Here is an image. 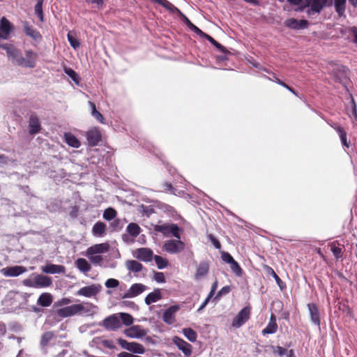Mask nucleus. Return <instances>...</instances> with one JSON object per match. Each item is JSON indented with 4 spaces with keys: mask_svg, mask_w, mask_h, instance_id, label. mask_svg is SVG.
<instances>
[{
    "mask_svg": "<svg viewBox=\"0 0 357 357\" xmlns=\"http://www.w3.org/2000/svg\"><path fill=\"white\" fill-rule=\"evenodd\" d=\"M251 314V307L245 306L236 314L233 319L231 326L238 328L244 325L250 319Z\"/></svg>",
    "mask_w": 357,
    "mask_h": 357,
    "instance_id": "obj_2",
    "label": "nucleus"
},
{
    "mask_svg": "<svg viewBox=\"0 0 357 357\" xmlns=\"http://www.w3.org/2000/svg\"><path fill=\"white\" fill-rule=\"evenodd\" d=\"M116 211L112 208H108L103 213V218L106 220H112L116 216Z\"/></svg>",
    "mask_w": 357,
    "mask_h": 357,
    "instance_id": "obj_42",
    "label": "nucleus"
},
{
    "mask_svg": "<svg viewBox=\"0 0 357 357\" xmlns=\"http://www.w3.org/2000/svg\"><path fill=\"white\" fill-rule=\"evenodd\" d=\"M271 74L273 75V78L266 77L268 80L275 82V83L282 86L283 87L286 88L287 90H289L291 93H292L295 96H298V93L292 87L289 86L285 82H284L283 81H282L279 78H278L274 73H271Z\"/></svg>",
    "mask_w": 357,
    "mask_h": 357,
    "instance_id": "obj_33",
    "label": "nucleus"
},
{
    "mask_svg": "<svg viewBox=\"0 0 357 357\" xmlns=\"http://www.w3.org/2000/svg\"><path fill=\"white\" fill-rule=\"evenodd\" d=\"M178 309V305H173L167 308L163 313L162 320L168 324H172L174 321V314Z\"/></svg>",
    "mask_w": 357,
    "mask_h": 357,
    "instance_id": "obj_19",
    "label": "nucleus"
},
{
    "mask_svg": "<svg viewBox=\"0 0 357 357\" xmlns=\"http://www.w3.org/2000/svg\"><path fill=\"white\" fill-rule=\"evenodd\" d=\"M41 130V125L38 116L32 113L29 120V132L30 135H36Z\"/></svg>",
    "mask_w": 357,
    "mask_h": 357,
    "instance_id": "obj_8",
    "label": "nucleus"
},
{
    "mask_svg": "<svg viewBox=\"0 0 357 357\" xmlns=\"http://www.w3.org/2000/svg\"><path fill=\"white\" fill-rule=\"evenodd\" d=\"M20 51L15 48L14 47H11L10 49L8 50L7 52V55L13 59H15L19 56Z\"/></svg>",
    "mask_w": 357,
    "mask_h": 357,
    "instance_id": "obj_53",
    "label": "nucleus"
},
{
    "mask_svg": "<svg viewBox=\"0 0 357 357\" xmlns=\"http://www.w3.org/2000/svg\"><path fill=\"white\" fill-rule=\"evenodd\" d=\"M26 271V268L20 266H15L3 268L1 272L6 277H17Z\"/></svg>",
    "mask_w": 357,
    "mask_h": 357,
    "instance_id": "obj_15",
    "label": "nucleus"
},
{
    "mask_svg": "<svg viewBox=\"0 0 357 357\" xmlns=\"http://www.w3.org/2000/svg\"><path fill=\"white\" fill-rule=\"evenodd\" d=\"M118 357H139V356L123 351V352H121L120 354H119Z\"/></svg>",
    "mask_w": 357,
    "mask_h": 357,
    "instance_id": "obj_64",
    "label": "nucleus"
},
{
    "mask_svg": "<svg viewBox=\"0 0 357 357\" xmlns=\"http://www.w3.org/2000/svg\"><path fill=\"white\" fill-rule=\"evenodd\" d=\"M53 298L51 294L45 292L40 295L37 300V304L41 307H49L52 305Z\"/></svg>",
    "mask_w": 357,
    "mask_h": 357,
    "instance_id": "obj_22",
    "label": "nucleus"
},
{
    "mask_svg": "<svg viewBox=\"0 0 357 357\" xmlns=\"http://www.w3.org/2000/svg\"><path fill=\"white\" fill-rule=\"evenodd\" d=\"M100 284H91L82 287L78 290L77 294L85 297H92L96 296L101 290Z\"/></svg>",
    "mask_w": 357,
    "mask_h": 357,
    "instance_id": "obj_5",
    "label": "nucleus"
},
{
    "mask_svg": "<svg viewBox=\"0 0 357 357\" xmlns=\"http://www.w3.org/2000/svg\"><path fill=\"white\" fill-rule=\"evenodd\" d=\"M185 19L186 20L187 24L189 26V28L195 31L196 33L199 35L200 36L203 37L205 34L204 32H203L200 29H199L197 26H196L195 24H193L186 17H185Z\"/></svg>",
    "mask_w": 357,
    "mask_h": 357,
    "instance_id": "obj_50",
    "label": "nucleus"
},
{
    "mask_svg": "<svg viewBox=\"0 0 357 357\" xmlns=\"http://www.w3.org/2000/svg\"><path fill=\"white\" fill-rule=\"evenodd\" d=\"M65 142L70 146L73 148H79L81 145L80 142L78 139L73 134L68 132L64 135Z\"/></svg>",
    "mask_w": 357,
    "mask_h": 357,
    "instance_id": "obj_31",
    "label": "nucleus"
},
{
    "mask_svg": "<svg viewBox=\"0 0 357 357\" xmlns=\"http://www.w3.org/2000/svg\"><path fill=\"white\" fill-rule=\"evenodd\" d=\"M222 258L224 261L229 264L234 260L232 256L228 252H224L222 255Z\"/></svg>",
    "mask_w": 357,
    "mask_h": 357,
    "instance_id": "obj_55",
    "label": "nucleus"
},
{
    "mask_svg": "<svg viewBox=\"0 0 357 357\" xmlns=\"http://www.w3.org/2000/svg\"><path fill=\"white\" fill-rule=\"evenodd\" d=\"M126 230L128 232V234L132 237L137 236L141 231L139 226L137 224L133 222L130 223L127 226Z\"/></svg>",
    "mask_w": 357,
    "mask_h": 357,
    "instance_id": "obj_34",
    "label": "nucleus"
},
{
    "mask_svg": "<svg viewBox=\"0 0 357 357\" xmlns=\"http://www.w3.org/2000/svg\"><path fill=\"white\" fill-rule=\"evenodd\" d=\"M208 270H209L208 264L206 261L201 262L197 268V271L195 273V278L199 279V278L205 276L208 273Z\"/></svg>",
    "mask_w": 357,
    "mask_h": 357,
    "instance_id": "obj_28",
    "label": "nucleus"
},
{
    "mask_svg": "<svg viewBox=\"0 0 357 357\" xmlns=\"http://www.w3.org/2000/svg\"><path fill=\"white\" fill-rule=\"evenodd\" d=\"M327 0H312L310 6V10L308 11V14L310 12L319 13L323 8L326 6Z\"/></svg>",
    "mask_w": 357,
    "mask_h": 357,
    "instance_id": "obj_24",
    "label": "nucleus"
},
{
    "mask_svg": "<svg viewBox=\"0 0 357 357\" xmlns=\"http://www.w3.org/2000/svg\"><path fill=\"white\" fill-rule=\"evenodd\" d=\"M336 242H333L330 244L331 250L334 255L335 259L338 261L340 259H342L343 257V251L341 248H339L335 245Z\"/></svg>",
    "mask_w": 357,
    "mask_h": 357,
    "instance_id": "obj_35",
    "label": "nucleus"
},
{
    "mask_svg": "<svg viewBox=\"0 0 357 357\" xmlns=\"http://www.w3.org/2000/svg\"><path fill=\"white\" fill-rule=\"evenodd\" d=\"M284 24L292 29H303L308 26L309 22L306 20H297L295 18H289L284 22Z\"/></svg>",
    "mask_w": 357,
    "mask_h": 357,
    "instance_id": "obj_11",
    "label": "nucleus"
},
{
    "mask_svg": "<svg viewBox=\"0 0 357 357\" xmlns=\"http://www.w3.org/2000/svg\"><path fill=\"white\" fill-rule=\"evenodd\" d=\"M231 270L234 273H235L237 276H241L243 274V269L241 268L238 263L234 260L233 262L230 264Z\"/></svg>",
    "mask_w": 357,
    "mask_h": 357,
    "instance_id": "obj_44",
    "label": "nucleus"
},
{
    "mask_svg": "<svg viewBox=\"0 0 357 357\" xmlns=\"http://www.w3.org/2000/svg\"><path fill=\"white\" fill-rule=\"evenodd\" d=\"M41 269L43 273L50 274L63 273L66 270L65 267L62 265L52 264H48L45 266H43Z\"/></svg>",
    "mask_w": 357,
    "mask_h": 357,
    "instance_id": "obj_20",
    "label": "nucleus"
},
{
    "mask_svg": "<svg viewBox=\"0 0 357 357\" xmlns=\"http://www.w3.org/2000/svg\"><path fill=\"white\" fill-rule=\"evenodd\" d=\"M43 0H38L37 3L35 6V13L39 17L40 22L44 21V15L43 11Z\"/></svg>",
    "mask_w": 357,
    "mask_h": 357,
    "instance_id": "obj_40",
    "label": "nucleus"
},
{
    "mask_svg": "<svg viewBox=\"0 0 357 357\" xmlns=\"http://www.w3.org/2000/svg\"><path fill=\"white\" fill-rule=\"evenodd\" d=\"M23 284L29 287L36 288V283H34V278L33 280L26 279L23 281Z\"/></svg>",
    "mask_w": 357,
    "mask_h": 357,
    "instance_id": "obj_63",
    "label": "nucleus"
},
{
    "mask_svg": "<svg viewBox=\"0 0 357 357\" xmlns=\"http://www.w3.org/2000/svg\"><path fill=\"white\" fill-rule=\"evenodd\" d=\"M109 245L107 243L96 244L89 247L87 249V255H93L95 254H100L107 252L109 250Z\"/></svg>",
    "mask_w": 357,
    "mask_h": 357,
    "instance_id": "obj_18",
    "label": "nucleus"
},
{
    "mask_svg": "<svg viewBox=\"0 0 357 357\" xmlns=\"http://www.w3.org/2000/svg\"><path fill=\"white\" fill-rule=\"evenodd\" d=\"M231 290V288L229 286H225L223 287L217 294L215 298L221 296L222 295H225L228 294Z\"/></svg>",
    "mask_w": 357,
    "mask_h": 357,
    "instance_id": "obj_59",
    "label": "nucleus"
},
{
    "mask_svg": "<svg viewBox=\"0 0 357 357\" xmlns=\"http://www.w3.org/2000/svg\"><path fill=\"white\" fill-rule=\"evenodd\" d=\"M154 280L159 283L165 282V277L164 273L162 272H155L154 273Z\"/></svg>",
    "mask_w": 357,
    "mask_h": 357,
    "instance_id": "obj_52",
    "label": "nucleus"
},
{
    "mask_svg": "<svg viewBox=\"0 0 357 357\" xmlns=\"http://www.w3.org/2000/svg\"><path fill=\"white\" fill-rule=\"evenodd\" d=\"M12 29L11 23L5 17H3L0 22V38L7 39Z\"/></svg>",
    "mask_w": 357,
    "mask_h": 357,
    "instance_id": "obj_13",
    "label": "nucleus"
},
{
    "mask_svg": "<svg viewBox=\"0 0 357 357\" xmlns=\"http://www.w3.org/2000/svg\"><path fill=\"white\" fill-rule=\"evenodd\" d=\"M76 267L83 273H87L91 269V264L84 258H79L75 261Z\"/></svg>",
    "mask_w": 357,
    "mask_h": 357,
    "instance_id": "obj_29",
    "label": "nucleus"
},
{
    "mask_svg": "<svg viewBox=\"0 0 357 357\" xmlns=\"http://www.w3.org/2000/svg\"><path fill=\"white\" fill-rule=\"evenodd\" d=\"M162 298V294L159 289H155L153 292L149 294L145 298V303L146 305H151L155 303Z\"/></svg>",
    "mask_w": 357,
    "mask_h": 357,
    "instance_id": "obj_25",
    "label": "nucleus"
},
{
    "mask_svg": "<svg viewBox=\"0 0 357 357\" xmlns=\"http://www.w3.org/2000/svg\"><path fill=\"white\" fill-rule=\"evenodd\" d=\"M206 39H207L212 45H213L218 50L223 53H227L228 51L226 50V48L222 45L220 43L217 42L213 38H212L211 36L205 33L203 36Z\"/></svg>",
    "mask_w": 357,
    "mask_h": 357,
    "instance_id": "obj_37",
    "label": "nucleus"
},
{
    "mask_svg": "<svg viewBox=\"0 0 357 357\" xmlns=\"http://www.w3.org/2000/svg\"><path fill=\"white\" fill-rule=\"evenodd\" d=\"M119 285V282L116 279L109 278L105 282V286L107 288H115Z\"/></svg>",
    "mask_w": 357,
    "mask_h": 357,
    "instance_id": "obj_51",
    "label": "nucleus"
},
{
    "mask_svg": "<svg viewBox=\"0 0 357 357\" xmlns=\"http://www.w3.org/2000/svg\"><path fill=\"white\" fill-rule=\"evenodd\" d=\"M268 270H269V272H270L271 275L275 279V280L276 283L278 284V285L280 287V288L281 289H283L285 287L284 283L280 278V277L275 273V272L274 271V270L272 268L268 267Z\"/></svg>",
    "mask_w": 357,
    "mask_h": 357,
    "instance_id": "obj_47",
    "label": "nucleus"
},
{
    "mask_svg": "<svg viewBox=\"0 0 357 357\" xmlns=\"http://www.w3.org/2000/svg\"><path fill=\"white\" fill-rule=\"evenodd\" d=\"M118 343L123 349H125L126 350H128V348L131 345V342H128L126 340L121 338L118 340Z\"/></svg>",
    "mask_w": 357,
    "mask_h": 357,
    "instance_id": "obj_58",
    "label": "nucleus"
},
{
    "mask_svg": "<svg viewBox=\"0 0 357 357\" xmlns=\"http://www.w3.org/2000/svg\"><path fill=\"white\" fill-rule=\"evenodd\" d=\"M54 333L52 331H48L43 334L40 343L43 346H46L49 342L53 338Z\"/></svg>",
    "mask_w": 357,
    "mask_h": 357,
    "instance_id": "obj_46",
    "label": "nucleus"
},
{
    "mask_svg": "<svg viewBox=\"0 0 357 357\" xmlns=\"http://www.w3.org/2000/svg\"><path fill=\"white\" fill-rule=\"evenodd\" d=\"M312 321L317 326H320V316L317 305L315 303L307 305Z\"/></svg>",
    "mask_w": 357,
    "mask_h": 357,
    "instance_id": "obj_21",
    "label": "nucleus"
},
{
    "mask_svg": "<svg viewBox=\"0 0 357 357\" xmlns=\"http://www.w3.org/2000/svg\"><path fill=\"white\" fill-rule=\"evenodd\" d=\"M26 54V63L25 66L29 68H34L36 65V60L37 59V54L32 50H28L25 52Z\"/></svg>",
    "mask_w": 357,
    "mask_h": 357,
    "instance_id": "obj_30",
    "label": "nucleus"
},
{
    "mask_svg": "<svg viewBox=\"0 0 357 357\" xmlns=\"http://www.w3.org/2000/svg\"><path fill=\"white\" fill-rule=\"evenodd\" d=\"M102 326L107 330L116 331L121 326V322L117 315L112 314L103 320Z\"/></svg>",
    "mask_w": 357,
    "mask_h": 357,
    "instance_id": "obj_6",
    "label": "nucleus"
},
{
    "mask_svg": "<svg viewBox=\"0 0 357 357\" xmlns=\"http://www.w3.org/2000/svg\"><path fill=\"white\" fill-rule=\"evenodd\" d=\"M183 333L185 337L190 342H194L196 341L197 335V333L190 328L183 329Z\"/></svg>",
    "mask_w": 357,
    "mask_h": 357,
    "instance_id": "obj_36",
    "label": "nucleus"
},
{
    "mask_svg": "<svg viewBox=\"0 0 357 357\" xmlns=\"http://www.w3.org/2000/svg\"><path fill=\"white\" fill-rule=\"evenodd\" d=\"M331 127L338 132L342 145L347 148H349V143L347 142V132L342 127L337 126L336 124L331 125Z\"/></svg>",
    "mask_w": 357,
    "mask_h": 357,
    "instance_id": "obj_27",
    "label": "nucleus"
},
{
    "mask_svg": "<svg viewBox=\"0 0 357 357\" xmlns=\"http://www.w3.org/2000/svg\"><path fill=\"white\" fill-rule=\"evenodd\" d=\"M107 226L105 223L98 221L92 228V234L95 236L102 237L105 234Z\"/></svg>",
    "mask_w": 357,
    "mask_h": 357,
    "instance_id": "obj_23",
    "label": "nucleus"
},
{
    "mask_svg": "<svg viewBox=\"0 0 357 357\" xmlns=\"http://www.w3.org/2000/svg\"><path fill=\"white\" fill-rule=\"evenodd\" d=\"M34 283H36V288L48 287L52 284V280L46 275H37L34 277Z\"/></svg>",
    "mask_w": 357,
    "mask_h": 357,
    "instance_id": "obj_17",
    "label": "nucleus"
},
{
    "mask_svg": "<svg viewBox=\"0 0 357 357\" xmlns=\"http://www.w3.org/2000/svg\"><path fill=\"white\" fill-rule=\"evenodd\" d=\"M164 248L167 252L175 254L183 250L185 248V244L180 239L169 240L165 243Z\"/></svg>",
    "mask_w": 357,
    "mask_h": 357,
    "instance_id": "obj_3",
    "label": "nucleus"
},
{
    "mask_svg": "<svg viewBox=\"0 0 357 357\" xmlns=\"http://www.w3.org/2000/svg\"><path fill=\"white\" fill-rule=\"evenodd\" d=\"M90 260L93 264H98L101 263L103 258L100 255H93L90 257Z\"/></svg>",
    "mask_w": 357,
    "mask_h": 357,
    "instance_id": "obj_56",
    "label": "nucleus"
},
{
    "mask_svg": "<svg viewBox=\"0 0 357 357\" xmlns=\"http://www.w3.org/2000/svg\"><path fill=\"white\" fill-rule=\"evenodd\" d=\"M351 103H352L351 111V115L354 117L355 120L357 121V107H356V104L353 98L351 100Z\"/></svg>",
    "mask_w": 357,
    "mask_h": 357,
    "instance_id": "obj_61",
    "label": "nucleus"
},
{
    "mask_svg": "<svg viewBox=\"0 0 357 357\" xmlns=\"http://www.w3.org/2000/svg\"><path fill=\"white\" fill-rule=\"evenodd\" d=\"M126 266L128 271L133 273H139L144 268L143 265L136 260H128Z\"/></svg>",
    "mask_w": 357,
    "mask_h": 357,
    "instance_id": "obj_26",
    "label": "nucleus"
},
{
    "mask_svg": "<svg viewBox=\"0 0 357 357\" xmlns=\"http://www.w3.org/2000/svg\"><path fill=\"white\" fill-rule=\"evenodd\" d=\"M153 259L159 269H162L168 266L167 260L159 255H155Z\"/></svg>",
    "mask_w": 357,
    "mask_h": 357,
    "instance_id": "obj_41",
    "label": "nucleus"
},
{
    "mask_svg": "<svg viewBox=\"0 0 357 357\" xmlns=\"http://www.w3.org/2000/svg\"><path fill=\"white\" fill-rule=\"evenodd\" d=\"M335 11L340 16L342 15L345 11L346 0H334Z\"/></svg>",
    "mask_w": 357,
    "mask_h": 357,
    "instance_id": "obj_38",
    "label": "nucleus"
},
{
    "mask_svg": "<svg viewBox=\"0 0 357 357\" xmlns=\"http://www.w3.org/2000/svg\"><path fill=\"white\" fill-rule=\"evenodd\" d=\"M162 188L163 190L165 192H170L173 193L174 191L175 190L172 183L167 182H164L163 183H162Z\"/></svg>",
    "mask_w": 357,
    "mask_h": 357,
    "instance_id": "obj_54",
    "label": "nucleus"
},
{
    "mask_svg": "<svg viewBox=\"0 0 357 357\" xmlns=\"http://www.w3.org/2000/svg\"><path fill=\"white\" fill-rule=\"evenodd\" d=\"M86 138L91 146H95L101 141V134L98 129H93L87 132Z\"/></svg>",
    "mask_w": 357,
    "mask_h": 357,
    "instance_id": "obj_16",
    "label": "nucleus"
},
{
    "mask_svg": "<svg viewBox=\"0 0 357 357\" xmlns=\"http://www.w3.org/2000/svg\"><path fill=\"white\" fill-rule=\"evenodd\" d=\"M278 325L272 324L268 323L267 326L262 330L263 335L273 334L277 331Z\"/></svg>",
    "mask_w": 357,
    "mask_h": 357,
    "instance_id": "obj_49",
    "label": "nucleus"
},
{
    "mask_svg": "<svg viewBox=\"0 0 357 357\" xmlns=\"http://www.w3.org/2000/svg\"><path fill=\"white\" fill-rule=\"evenodd\" d=\"M135 257L143 261L149 262L153 258V252L150 248H142L136 250Z\"/></svg>",
    "mask_w": 357,
    "mask_h": 357,
    "instance_id": "obj_14",
    "label": "nucleus"
},
{
    "mask_svg": "<svg viewBox=\"0 0 357 357\" xmlns=\"http://www.w3.org/2000/svg\"><path fill=\"white\" fill-rule=\"evenodd\" d=\"M208 238L211 240V241L212 242L215 248L220 249L221 244L220 241L214 236L210 234L208 235Z\"/></svg>",
    "mask_w": 357,
    "mask_h": 357,
    "instance_id": "obj_57",
    "label": "nucleus"
},
{
    "mask_svg": "<svg viewBox=\"0 0 357 357\" xmlns=\"http://www.w3.org/2000/svg\"><path fill=\"white\" fill-rule=\"evenodd\" d=\"M64 72L68 75L76 84H79V77L77 73L70 68H65Z\"/></svg>",
    "mask_w": 357,
    "mask_h": 357,
    "instance_id": "obj_43",
    "label": "nucleus"
},
{
    "mask_svg": "<svg viewBox=\"0 0 357 357\" xmlns=\"http://www.w3.org/2000/svg\"><path fill=\"white\" fill-rule=\"evenodd\" d=\"M89 104L91 108V115L93 116V117L95 118L100 123L105 124V118L103 117L102 114L96 109L95 103L91 101H89Z\"/></svg>",
    "mask_w": 357,
    "mask_h": 357,
    "instance_id": "obj_32",
    "label": "nucleus"
},
{
    "mask_svg": "<svg viewBox=\"0 0 357 357\" xmlns=\"http://www.w3.org/2000/svg\"><path fill=\"white\" fill-rule=\"evenodd\" d=\"M84 306L81 304H73L58 310L57 314L63 318L68 317L84 310Z\"/></svg>",
    "mask_w": 357,
    "mask_h": 357,
    "instance_id": "obj_4",
    "label": "nucleus"
},
{
    "mask_svg": "<svg viewBox=\"0 0 357 357\" xmlns=\"http://www.w3.org/2000/svg\"><path fill=\"white\" fill-rule=\"evenodd\" d=\"M120 317L122 322L126 326H130L133 323V318L130 314L123 312L120 313Z\"/></svg>",
    "mask_w": 357,
    "mask_h": 357,
    "instance_id": "obj_45",
    "label": "nucleus"
},
{
    "mask_svg": "<svg viewBox=\"0 0 357 357\" xmlns=\"http://www.w3.org/2000/svg\"><path fill=\"white\" fill-rule=\"evenodd\" d=\"M67 38H68V40L69 43L70 44V45L74 49H76L79 47L80 43H79V40L74 36H73L70 32H69L67 34Z\"/></svg>",
    "mask_w": 357,
    "mask_h": 357,
    "instance_id": "obj_48",
    "label": "nucleus"
},
{
    "mask_svg": "<svg viewBox=\"0 0 357 357\" xmlns=\"http://www.w3.org/2000/svg\"><path fill=\"white\" fill-rule=\"evenodd\" d=\"M15 60L16 61L17 63L19 65V66H25V63H26V59H25L22 55L20 53L19 54V56L15 59Z\"/></svg>",
    "mask_w": 357,
    "mask_h": 357,
    "instance_id": "obj_62",
    "label": "nucleus"
},
{
    "mask_svg": "<svg viewBox=\"0 0 357 357\" xmlns=\"http://www.w3.org/2000/svg\"><path fill=\"white\" fill-rule=\"evenodd\" d=\"M23 28L25 34L31 38L35 42L40 43L43 40L40 33L33 26L29 25L27 22H23Z\"/></svg>",
    "mask_w": 357,
    "mask_h": 357,
    "instance_id": "obj_7",
    "label": "nucleus"
},
{
    "mask_svg": "<svg viewBox=\"0 0 357 357\" xmlns=\"http://www.w3.org/2000/svg\"><path fill=\"white\" fill-rule=\"evenodd\" d=\"M153 229L155 231L162 234L165 236H172L177 239L181 238V233L183 231L181 228L174 223L155 225L153 227Z\"/></svg>",
    "mask_w": 357,
    "mask_h": 357,
    "instance_id": "obj_1",
    "label": "nucleus"
},
{
    "mask_svg": "<svg viewBox=\"0 0 357 357\" xmlns=\"http://www.w3.org/2000/svg\"><path fill=\"white\" fill-rule=\"evenodd\" d=\"M273 348V353L278 354L279 356H283L287 353V349L280 346H277L276 347Z\"/></svg>",
    "mask_w": 357,
    "mask_h": 357,
    "instance_id": "obj_60",
    "label": "nucleus"
},
{
    "mask_svg": "<svg viewBox=\"0 0 357 357\" xmlns=\"http://www.w3.org/2000/svg\"><path fill=\"white\" fill-rule=\"evenodd\" d=\"M146 287L145 285L141 283H135L130 287V289L124 294L123 298H125L135 297L141 294L142 292H144L146 290Z\"/></svg>",
    "mask_w": 357,
    "mask_h": 357,
    "instance_id": "obj_12",
    "label": "nucleus"
},
{
    "mask_svg": "<svg viewBox=\"0 0 357 357\" xmlns=\"http://www.w3.org/2000/svg\"><path fill=\"white\" fill-rule=\"evenodd\" d=\"M128 351L139 354H142L145 352V349L143 345L136 342H131V345L128 348Z\"/></svg>",
    "mask_w": 357,
    "mask_h": 357,
    "instance_id": "obj_39",
    "label": "nucleus"
},
{
    "mask_svg": "<svg viewBox=\"0 0 357 357\" xmlns=\"http://www.w3.org/2000/svg\"><path fill=\"white\" fill-rule=\"evenodd\" d=\"M173 342L177 346V347L183 351L186 356H189L192 354V345L185 342L182 338L175 336L173 338Z\"/></svg>",
    "mask_w": 357,
    "mask_h": 357,
    "instance_id": "obj_10",
    "label": "nucleus"
},
{
    "mask_svg": "<svg viewBox=\"0 0 357 357\" xmlns=\"http://www.w3.org/2000/svg\"><path fill=\"white\" fill-rule=\"evenodd\" d=\"M124 334L128 337L139 338L146 335V331L139 325H135L124 331Z\"/></svg>",
    "mask_w": 357,
    "mask_h": 357,
    "instance_id": "obj_9",
    "label": "nucleus"
}]
</instances>
